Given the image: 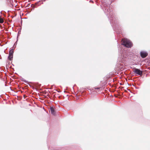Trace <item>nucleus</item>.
I'll return each mask as SVG.
<instances>
[{
	"label": "nucleus",
	"mask_w": 150,
	"mask_h": 150,
	"mask_svg": "<svg viewBox=\"0 0 150 150\" xmlns=\"http://www.w3.org/2000/svg\"><path fill=\"white\" fill-rule=\"evenodd\" d=\"M103 5L105 8L104 11L106 13V15H108V14H109V16H111L112 13H111V11L110 10V9H109V8H108V7H106V6L104 4H103Z\"/></svg>",
	"instance_id": "obj_2"
},
{
	"label": "nucleus",
	"mask_w": 150,
	"mask_h": 150,
	"mask_svg": "<svg viewBox=\"0 0 150 150\" xmlns=\"http://www.w3.org/2000/svg\"><path fill=\"white\" fill-rule=\"evenodd\" d=\"M134 72L135 74L142 76V74L143 72L142 71H141L139 69L135 68L134 70Z\"/></svg>",
	"instance_id": "obj_3"
},
{
	"label": "nucleus",
	"mask_w": 150,
	"mask_h": 150,
	"mask_svg": "<svg viewBox=\"0 0 150 150\" xmlns=\"http://www.w3.org/2000/svg\"><path fill=\"white\" fill-rule=\"evenodd\" d=\"M13 56L12 55H9L8 56V59L10 60H11L13 58Z\"/></svg>",
	"instance_id": "obj_7"
},
{
	"label": "nucleus",
	"mask_w": 150,
	"mask_h": 150,
	"mask_svg": "<svg viewBox=\"0 0 150 150\" xmlns=\"http://www.w3.org/2000/svg\"><path fill=\"white\" fill-rule=\"evenodd\" d=\"M13 49H11L10 51L9 52V55H13Z\"/></svg>",
	"instance_id": "obj_6"
},
{
	"label": "nucleus",
	"mask_w": 150,
	"mask_h": 150,
	"mask_svg": "<svg viewBox=\"0 0 150 150\" xmlns=\"http://www.w3.org/2000/svg\"><path fill=\"white\" fill-rule=\"evenodd\" d=\"M50 110L51 111V113L53 115H55V112L54 109V108L52 107H51L50 108Z\"/></svg>",
	"instance_id": "obj_5"
},
{
	"label": "nucleus",
	"mask_w": 150,
	"mask_h": 150,
	"mask_svg": "<svg viewBox=\"0 0 150 150\" xmlns=\"http://www.w3.org/2000/svg\"><path fill=\"white\" fill-rule=\"evenodd\" d=\"M4 22L3 20L1 18H0V23H2Z\"/></svg>",
	"instance_id": "obj_8"
},
{
	"label": "nucleus",
	"mask_w": 150,
	"mask_h": 150,
	"mask_svg": "<svg viewBox=\"0 0 150 150\" xmlns=\"http://www.w3.org/2000/svg\"><path fill=\"white\" fill-rule=\"evenodd\" d=\"M111 2H113L114 0H111Z\"/></svg>",
	"instance_id": "obj_11"
},
{
	"label": "nucleus",
	"mask_w": 150,
	"mask_h": 150,
	"mask_svg": "<svg viewBox=\"0 0 150 150\" xmlns=\"http://www.w3.org/2000/svg\"><path fill=\"white\" fill-rule=\"evenodd\" d=\"M94 88L95 89H100V88H98V87H96V88Z\"/></svg>",
	"instance_id": "obj_10"
},
{
	"label": "nucleus",
	"mask_w": 150,
	"mask_h": 150,
	"mask_svg": "<svg viewBox=\"0 0 150 150\" xmlns=\"http://www.w3.org/2000/svg\"><path fill=\"white\" fill-rule=\"evenodd\" d=\"M122 45L127 47H131L132 45V43L129 40L122 39Z\"/></svg>",
	"instance_id": "obj_1"
},
{
	"label": "nucleus",
	"mask_w": 150,
	"mask_h": 150,
	"mask_svg": "<svg viewBox=\"0 0 150 150\" xmlns=\"http://www.w3.org/2000/svg\"><path fill=\"white\" fill-rule=\"evenodd\" d=\"M110 22L111 23H113V21L114 20V18H112V20L111 19H110Z\"/></svg>",
	"instance_id": "obj_9"
},
{
	"label": "nucleus",
	"mask_w": 150,
	"mask_h": 150,
	"mask_svg": "<svg viewBox=\"0 0 150 150\" xmlns=\"http://www.w3.org/2000/svg\"><path fill=\"white\" fill-rule=\"evenodd\" d=\"M148 55L147 53L145 51H142L140 52V56L142 58L146 57Z\"/></svg>",
	"instance_id": "obj_4"
}]
</instances>
